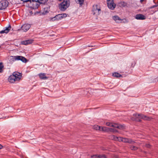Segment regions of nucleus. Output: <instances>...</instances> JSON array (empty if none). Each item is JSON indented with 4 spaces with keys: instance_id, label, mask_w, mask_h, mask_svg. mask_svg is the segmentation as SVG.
<instances>
[{
    "instance_id": "1",
    "label": "nucleus",
    "mask_w": 158,
    "mask_h": 158,
    "mask_svg": "<svg viewBox=\"0 0 158 158\" xmlns=\"http://www.w3.org/2000/svg\"><path fill=\"white\" fill-rule=\"evenodd\" d=\"M21 77V73L17 72H14L12 75L9 77V81L11 83H14L16 81H19Z\"/></svg>"
},
{
    "instance_id": "2",
    "label": "nucleus",
    "mask_w": 158,
    "mask_h": 158,
    "mask_svg": "<svg viewBox=\"0 0 158 158\" xmlns=\"http://www.w3.org/2000/svg\"><path fill=\"white\" fill-rule=\"evenodd\" d=\"M70 5L69 0H64L62 2L59 4V8L60 11H64L69 7Z\"/></svg>"
},
{
    "instance_id": "3",
    "label": "nucleus",
    "mask_w": 158,
    "mask_h": 158,
    "mask_svg": "<svg viewBox=\"0 0 158 158\" xmlns=\"http://www.w3.org/2000/svg\"><path fill=\"white\" fill-rule=\"evenodd\" d=\"M111 138L115 140H118L119 141H121L124 143H128L132 144H134L135 143V142L131 139L124 138L121 137H118L114 135L112 136Z\"/></svg>"
},
{
    "instance_id": "4",
    "label": "nucleus",
    "mask_w": 158,
    "mask_h": 158,
    "mask_svg": "<svg viewBox=\"0 0 158 158\" xmlns=\"http://www.w3.org/2000/svg\"><path fill=\"white\" fill-rule=\"evenodd\" d=\"M94 128L96 130L102 131H103L108 132L109 131H117L114 129L108 127H100L98 125H95Z\"/></svg>"
},
{
    "instance_id": "5",
    "label": "nucleus",
    "mask_w": 158,
    "mask_h": 158,
    "mask_svg": "<svg viewBox=\"0 0 158 158\" xmlns=\"http://www.w3.org/2000/svg\"><path fill=\"white\" fill-rule=\"evenodd\" d=\"M29 5L30 7L33 9L38 8L41 4L37 0H31V1H29Z\"/></svg>"
},
{
    "instance_id": "6",
    "label": "nucleus",
    "mask_w": 158,
    "mask_h": 158,
    "mask_svg": "<svg viewBox=\"0 0 158 158\" xmlns=\"http://www.w3.org/2000/svg\"><path fill=\"white\" fill-rule=\"evenodd\" d=\"M101 8L98 5H94L93 6L92 11L94 15L96 14L97 15H99L101 13Z\"/></svg>"
},
{
    "instance_id": "7",
    "label": "nucleus",
    "mask_w": 158,
    "mask_h": 158,
    "mask_svg": "<svg viewBox=\"0 0 158 158\" xmlns=\"http://www.w3.org/2000/svg\"><path fill=\"white\" fill-rule=\"evenodd\" d=\"M67 15L65 13L59 14L56 15L55 17L52 18L51 20L53 21L59 20L62 19L66 17Z\"/></svg>"
},
{
    "instance_id": "8",
    "label": "nucleus",
    "mask_w": 158,
    "mask_h": 158,
    "mask_svg": "<svg viewBox=\"0 0 158 158\" xmlns=\"http://www.w3.org/2000/svg\"><path fill=\"white\" fill-rule=\"evenodd\" d=\"M8 2L6 0H2L0 2V10L5 9L8 6Z\"/></svg>"
},
{
    "instance_id": "9",
    "label": "nucleus",
    "mask_w": 158,
    "mask_h": 158,
    "mask_svg": "<svg viewBox=\"0 0 158 158\" xmlns=\"http://www.w3.org/2000/svg\"><path fill=\"white\" fill-rule=\"evenodd\" d=\"M107 3L108 8L111 10H114L116 7L114 0H107Z\"/></svg>"
},
{
    "instance_id": "10",
    "label": "nucleus",
    "mask_w": 158,
    "mask_h": 158,
    "mask_svg": "<svg viewBox=\"0 0 158 158\" xmlns=\"http://www.w3.org/2000/svg\"><path fill=\"white\" fill-rule=\"evenodd\" d=\"M141 114H133V117L131 118V119L132 121H135L138 122H141V121L140 115Z\"/></svg>"
},
{
    "instance_id": "11",
    "label": "nucleus",
    "mask_w": 158,
    "mask_h": 158,
    "mask_svg": "<svg viewBox=\"0 0 158 158\" xmlns=\"http://www.w3.org/2000/svg\"><path fill=\"white\" fill-rule=\"evenodd\" d=\"M31 26L28 24H23L21 27V28L19 30H22L23 31L26 32L30 28Z\"/></svg>"
},
{
    "instance_id": "12",
    "label": "nucleus",
    "mask_w": 158,
    "mask_h": 158,
    "mask_svg": "<svg viewBox=\"0 0 158 158\" xmlns=\"http://www.w3.org/2000/svg\"><path fill=\"white\" fill-rule=\"evenodd\" d=\"M49 11V9L48 8H44L43 11H36L35 13V14H40V15H45L48 13Z\"/></svg>"
},
{
    "instance_id": "13",
    "label": "nucleus",
    "mask_w": 158,
    "mask_h": 158,
    "mask_svg": "<svg viewBox=\"0 0 158 158\" xmlns=\"http://www.w3.org/2000/svg\"><path fill=\"white\" fill-rule=\"evenodd\" d=\"M11 28V27L10 24L8 27H6L5 29L4 28L3 30H2L0 31V33H7Z\"/></svg>"
},
{
    "instance_id": "14",
    "label": "nucleus",
    "mask_w": 158,
    "mask_h": 158,
    "mask_svg": "<svg viewBox=\"0 0 158 158\" xmlns=\"http://www.w3.org/2000/svg\"><path fill=\"white\" fill-rule=\"evenodd\" d=\"M33 41L32 40H25L22 41L21 42V44L22 45H27L31 44Z\"/></svg>"
},
{
    "instance_id": "15",
    "label": "nucleus",
    "mask_w": 158,
    "mask_h": 158,
    "mask_svg": "<svg viewBox=\"0 0 158 158\" xmlns=\"http://www.w3.org/2000/svg\"><path fill=\"white\" fill-rule=\"evenodd\" d=\"M135 18L137 19L144 20L145 19L146 17L144 15L142 14H138L135 15Z\"/></svg>"
},
{
    "instance_id": "16",
    "label": "nucleus",
    "mask_w": 158,
    "mask_h": 158,
    "mask_svg": "<svg viewBox=\"0 0 158 158\" xmlns=\"http://www.w3.org/2000/svg\"><path fill=\"white\" fill-rule=\"evenodd\" d=\"M140 116L141 119L145 120L150 121L152 119V118L147 116L146 115L142 114H141L140 115Z\"/></svg>"
},
{
    "instance_id": "17",
    "label": "nucleus",
    "mask_w": 158,
    "mask_h": 158,
    "mask_svg": "<svg viewBox=\"0 0 158 158\" xmlns=\"http://www.w3.org/2000/svg\"><path fill=\"white\" fill-rule=\"evenodd\" d=\"M10 57L11 58L10 59H27L24 57L19 56H11Z\"/></svg>"
},
{
    "instance_id": "18",
    "label": "nucleus",
    "mask_w": 158,
    "mask_h": 158,
    "mask_svg": "<svg viewBox=\"0 0 158 158\" xmlns=\"http://www.w3.org/2000/svg\"><path fill=\"white\" fill-rule=\"evenodd\" d=\"M112 18L117 23H120L123 20V19H121L117 15H115L113 16Z\"/></svg>"
},
{
    "instance_id": "19",
    "label": "nucleus",
    "mask_w": 158,
    "mask_h": 158,
    "mask_svg": "<svg viewBox=\"0 0 158 158\" xmlns=\"http://www.w3.org/2000/svg\"><path fill=\"white\" fill-rule=\"evenodd\" d=\"M113 126L112 127H114L116 128H118L119 129H123L124 128V126L118 124H116L114 123H113Z\"/></svg>"
},
{
    "instance_id": "20",
    "label": "nucleus",
    "mask_w": 158,
    "mask_h": 158,
    "mask_svg": "<svg viewBox=\"0 0 158 158\" xmlns=\"http://www.w3.org/2000/svg\"><path fill=\"white\" fill-rule=\"evenodd\" d=\"M40 77L44 80H46L48 79V77L45 76V74L44 73H40L39 75Z\"/></svg>"
},
{
    "instance_id": "21",
    "label": "nucleus",
    "mask_w": 158,
    "mask_h": 158,
    "mask_svg": "<svg viewBox=\"0 0 158 158\" xmlns=\"http://www.w3.org/2000/svg\"><path fill=\"white\" fill-rule=\"evenodd\" d=\"M112 76L117 78L120 77H122V75L117 72H115L113 73Z\"/></svg>"
},
{
    "instance_id": "22",
    "label": "nucleus",
    "mask_w": 158,
    "mask_h": 158,
    "mask_svg": "<svg viewBox=\"0 0 158 158\" xmlns=\"http://www.w3.org/2000/svg\"><path fill=\"white\" fill-rule=\"evenodd\" d=\"M4 66L2 62H0V73H2L3 72V68Z\"/></svg>"
},
{
    "instance_id": "23",
    "label": "nucleus",
    "mask_w": 158,
    "mask_h": 158,
    "mask_svg": "<svg viewBox=\"0 0 158 158\" xmlns=\"http://www.w3.org/2000/svg\"><path fill=\"white\" fill-rule=\"evenodd\" d=\"M119 4L120 6H122L123 7H124L126 6L127 5V3L126 2H121Z\"/></svg>"
},
{
    "instance_id": "24",
    "label": "nucleus",
    "mask_w": 158,
    "mask_h": 158,
    "mask_svg": "<svg viewBox=\"0 0 158 158\" xmlns=\"http://www.w3.org/2000/svg\"><path fill=\"white\" fill-rule=\"evenodd\" d=\"M37 1L41 4H44L48 1V0H37Z\"/></svg>"
},
{
    "instance_id": "25",
    "label": "nucleus",
    "mask_w": 158,
    "mask_h": 158,
    "mask_svg": "<svg viewBox=\"0 0 158 158\" xmlns=\"http://www.w3.org/2000/svg\"><path fill=\"white\" fill-rule=\"evenodd\" d=\"M84 0H78V3H79L80 6H81L84 3Z\"/></svg>"
},
{
    "instance_id": "26",
    "label": "nucleus",
    "mask_w": 158,
    "mask_h": 158,
    "mask_svg": "<svg viewBox=\"0 0 158 158\" xmlns=\"http://www.w3.org/2000/svg\"><path fill=\"white\" fill-rule=\"evenodd\" d=\"M113 123H111L109 122H108L106 123V125L108 126L112 127L113 126Z\"/></svg>"
},
{
    "instance_id": "27",
    "label": "nucleus",
    "mask_w": 158,
    "mask_h": 158,
    "mask_svg": "<svg viewBox=\"0 0 158 158\" xmlns=\"http://www.w3.org/2000/svg\"><path fill=\"white\" fill-rule=\"evenodd\" d=\"M130 148L131 150H136L138 148H137L134 146H131L130 147Z\"/></svg>"
},
{
    "instance_id": "28",
    "label": "nucleus",
    "mask_w": 158,
    "mask_h": 158,
    "mask_svg": "<svg viewBox=\"0 0 158 158\" xmlns=\"http://www.w3.org/2000/svg\"><path fill=\"white\" fill-rule=\"evenodd\" d=\"M98 158H107L105 155H98Z\"/></svg>"
},
{
    "instance_id": "29",
    "label": "nucleus",
    "mask_w": 158,
    "mask_h": 158,
    "mask_svg": "<svg viewBox=\"0 0 158 158\" xmlns=\"http://www.w3.org/2000/svg\"><path fill=\"white\" fill-rule=\"evenodd\" d=\"M98 155H93L91 156V158H98Z\"/></svg>"
},
{
    "instance_id": "30",
    "label": "nucleus",
    "mask_w": 158,
    "mask_h": 158,
    "mask_svg": "<svg viewBox=\"0 0 158 158\" xmlns=\"http://www.w3.org/2000/svg\"><path fill=\"white\" fill-rule=\"evenodd\" d=\"M23 63H26L29 60H20Z\"/></svg>"
},
{
    "instance_id": "31",
    "label": "nucleus",
    "mask_w": 158,
    "mask_h": 158,
    "mask_svg": "<svg viewBox=\"0 0 158 158\" xmlns=\"http://www.w3.org/2000/svg\"><path fill=\"white\" fill-rule=\"evenodd\" d=\"M145 146L148 148H150V147L151 145L149 144H147L145 145Z\"/></svg>"
},
{
    "instance_id": "32",
    "label": "nucleus",
    "mask_w": 158,
    "mask_h": 158,
    "mask_svg": "<svg viewBox=\"0 0 158 158\" xmlns=\"http://www.w3.org/2000/svg\"><path fill=\"white\" fill-rule=\"evenodd\" d=\"M135 64V63H132L131 64V66L133 67Z\"/></svg>"
},
{
    "instance_id": "33",
    "label": "nucleus",
    "mask_w": 158,
    "mask_h": 158,
    "mask_svg": "<svg viewBox=\"0 0 158 158\" xmlns=\"http://www.w3.org/2000/svg\"><path fill=\"white\" fill-rule=\"evenodd\" d=\"M145 0H140V2L141 3H142Z\"/></svg>"
},
{
    "instance_id": "34",
    "label": "nucleus",
    "mask_w": 158,
    "mask_h": 158,
    "mask_svg": "<svg viewBox=\"0 0 158 158\" xmlns=\"http://www.w3.org/2000/svg\"><path fill=\"white\" fill-rule=\"evenodd\" d=\"M2 145L0 144V149L2 148Z\"/></svg>"
},
{
    "instance_id": "35",
    "label": "nucleus",
    "mask_w": 158,
    "mask_h": 158,
    "mask_svg": "<svg viewBox=\"0 0 158 158\" xmlns=\"http://www.w3.org/2000/svg\"><path fill=\"white\" fill-rule=\"evenodd\" d=\"M30 13L31 14H32V11H31Z\"/></svg>"
},
{
    "instance_id": "36",
    "label": "nucleus",
    "mask_w": 158,
    "mask_h": 158,
    "mask_svg": "<svg viewBox=\"0 0 158 158\" xmlns=\"http://www.w3.org/2000/svg\"><path fill=\"white\" fill-rule=\"evenodd\" d=\"M155 6H156V5L153 6V7H156Z\"/></svg>"
},
{
    "instance_id": "37",
    "label": "nucleus",
    "mask_w": 158,
    "mask_h": 158,
    "mask_svg": "<svg viewBox=\"0 0 158 158\" xmlns=\"http://www.w3.org/2000/svg\"><path fill=\"white\" fill-rule=\"evenodd\" d=\"M29 0V1H31V0Z\"/></svg>"
}]
</instances>
